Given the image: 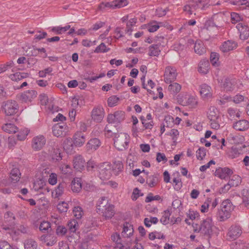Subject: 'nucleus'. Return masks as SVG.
<instances>
[{"instance_id":"338daca9","label":"nucleus","mask_w":249,"mask_h":249,"mask_svg":"<svg viewBox=\"0 0 249 249\" xmlns=\"http://www.w3.org/2000/svg\"><path fill=\"white\" fill-rule=\"evenodd\" d=\"M213 111L210 110L208 115V117L210 121L216 120L218 118V116H217L216 114L214 112L215 109L213 108Z\"/></svg>"},{"instance_id":"0eeeda50","label":"nucleus","mask_w":249,"mask_h":249,"mask_svg":"<svg viewBox=\"0 0 249 249\" xmlns=\"http://www.w3.org/2000/svg\"><path fill=\"white\" fill-rule=\"evenodd\" d=\"M39 98L41 105H44L45 107L52 113L58 111V107L55 105L54 99L49 98L45 94H41L39 95Z\"/></svg>"},{"instance_id":"2f4dec72","label":"nucleus","mask_w":249,"mask_h":249,"mask_svg":"<svg viewBox=\"0 0 249 249\" xmlns=\"http://www.w3.org/2000/svg\"><path fill=\"white\" fill-rule=\"evenodd\" d=\"M2 129L8 133H15L18 132V128L13 124H6L2 126Z\"/></svg>"},{"instance_id":"69168bd1","label":"nucleus","mask_w":249,"mask_h":249,"mask_svg":"<svg viewBox=\"0 0 249 249\" xmlns=\"http://www.w3.org/2000/svg\"><path fill=\"white\" fill-rule=\"evenodd\" d=\"M156 160L159 162L161 161H163L164 162H165L167 161V159L165 155L163 153H161L160 152L157 153Z\"/></svg>"},{"instance_id":"e2e57ef3","label":"nucleus","mask_w":249,"mask_h":249,"mask_svg":"<svg viewBox=\"0 0 249 249\" xmlns=\"http://www.w3.org/2000/svg\"><path fill=\"white\" fill-rule=\"evenodd\" d=\"M57 176L55 173H51L48 179L49 183L51 185H55L57 183Z\"/></svg>"},{"instance_id":"ea45409f","label":"nucleus","mask_w":249,"mask_h":249,"mask_svg":"<svg viewBox=\"0 0 249 249\" xmlns=\"http://www.w3.org/2000/svg\"><path fill=\"white\" fill-rule=\"evenodd\" d=\"M240 154L239 148L236 146H233L228 152V156L231 159L237 158Z\"/></svg>"},{"instance_id":"4be33fe9","label":"nucleus","mask_w":249,"mask_h":249,"mask_svg":"<svg viewBox=\"0 0 249 249\" xmlns=\"http://www.w3.org/2000/svg\"><path fill=\"white\" fill-rule=\"evenodd\" d=\"M233 127L238 131H245L249 128V122L246 120H239L233 124Z\"/></svg>"},{"instance_id":"680f3d73","label":"nucleus","mask_w":249,"mask_h":249,"mask_svg":"<svg viewBox=\"0 0 249 249\" xmlns=\"http://www.w3.org/2000/svg\"><path fill=\"white\" fill-rule=\"evenodd\" d=\"M53 71V69L49 67L38 72V75L40 77H44L47 74H50Z\"/></svg>"},{"instance_id":"bf43d9fd","label":"nucleus","mask_w":249,"mask_h":249,"mask_svg":"<svg viewBox=\"0 0 249 249\" xmlns=\"http://www.w3.org/2000/svg\"><path fill=\"white\" fill-rule=\"evenodd\" d=\"M114 2L116 4L115 9L123 7L127 4L126 0H114Z\"/></svg>"},{"instance_id":"3c124183","label":"nucleus","mask_w":249,"mask_h":249,"mask_svg":"<svg viewBox=\"0 0 249 249\" xmlns=\"http://www.w3.org/2000/svg\"><path fill=\"white\" fill-rule=\"evenodd\" d=\"M219 59L218 54L216 53H212L210 55V61L213 66H217L218 65L217 61Z\"/></svg>"},{"instance_id":"a18cd8bd","label":"nucleus","mask_w":249,"mask_h":249,"mask_svg":"<svg viewBox=\"0 0 249 249\" xmlns=\"http://www.w3.org/2000/svg\"><path fill=\"white\" fill-rule=\"evenodd\" d=\"M240 177L238 176H233L232 178L229 180V183L231 187L237 186L240 183Z\"/></svg>"},{"instance_id":"c03bdc74","label":"nucleus","mask_w":249,"mask_h":249,"mask_svg":"<svg viewBox=\"0 0 249 249\" xmlns=\"http://www.w3.org/2000/svg\"><path fill=\"white\" fill-rule=\"evenodd\" d=\"M171 215V213L168 210H166L164 212V214L162 216L160 219V222L163 225H166L169 223V217Z\"/></svg>"},{"instance_id":"bb28decb","label":"nucleus","mask_w":249,"mask_h":249,"mask_svg":"<svg viewBox=\"0 0 249 249\" xmlns=\"http://www.w3.org/2000/svg\"><path fill=\"white\" fill-rule=\"evenodd\" d=\"M123 169L124 165L122 161L115 160L113 162L112 165V171L115 176L118 175L123 171Z\"/></svg>"},{"instance_id":"f704fd0d","label":"nucleus","mask_w":249,"mask_h":249,"mask_svg":"<svg viewBox=\"0 0 249 249\" xmlns=\"http://www.w3.org/2000/svg\"><path fill=\"white\" fill-rule=\"evenodd\" d=\"M194 50L196 53L202 55L204 54L206 50L204 44L201 41H196L194 46Z\"/></svg>"},{"instance_id":"7ed1b4c3","label":"nucleus","mask_w":249,"mask_h":249,"mask_svg":"<svg viewBox=\"0 0 249 249\" xmlns=\"http://www.w3.org/2000/svg\"><path fill=\"white\" fill-rule=\"evenodd\" d=\"M196 227L194 226L195 232H199L207 239L211 238L214 227L212 220L207 218L201 222L200 225L196 224Z\"/></svg>"},{"instance_id":"ddd939ff","label":"nucleus","mask_w":249,"mask_h":249,"mask_svg":"<svg viewBox=\"0 0 249 249\" xmlns=\"http://www.w3.org/2000/svg\"><path fill=\"white\" fill-rule=\"evenodd\" d=\"M104 115V110L101 106L95 107L91 111V117L92 119L98 123L102 121Z\"/></svg>"},{"instance_id":"de8ad7c7","label":"nucleus","mask_w":249,"mask_h":249,"mask_svg":"<svg viewBox=\"0 0 249 249\" xmlns=\"http://www.w3.org/2000/svg\"><path fill=\"white\" fill-rule=\"evenodd\" d=\"M196 153L197 159L202 160L206 156V149L204 147H200Z\"/></svg>"},{"instance_id":"7c9ffc66","label":"nucleus","mask_w":249,"mask_h":249,"mask_svg":"<svg viewBox=\"0 0 249 249\" xmlns=\"http://www.w3.org/2000/svg\"><path fill=\"white\" fill-rule=\"evenodd\" d=\"M40 240L46 243L48 246H53L54 245L56 241L55 238L51 235H43L40 237Z\"/></svg>"},{"instance_id":"6ab92c4d","label":"nucleus","mask_w":249,"mask_h":249,"mask_svg":"<svg viewBox=\"0 0 249 249\" xmlns=\"http://www.w3.org/2000/svg\"><path fill=\"white\" fill-rule=\"evenodd\" d=\"M52 222L56 226V234L60 236H62V220L60 216L53 215L51 218Z\"/></svg>"},{"instance_id":"f3484780","label":"nucleus","mask_w":249,"mask_h":249,"mask_svg":"<svg viewBox=\"0 0 249 249\" xmlns=\"http://www.w3.org/2000/svg\"><path fill=\"white\" fill-rule=\"evenodd\" d=\"M74 146V142L71 138H66L63 142V150L68 155H71L75 152Z\"/></svg>"},{"instance_id":"4c0bfd02","label":"nucleus","mask_w":249,"mask_h":249,"mask_svg":"<svg viewBox=\"0 0 249 249\" xmlns=\"http://www.w3.org/2000/svg\"><path fill=\"white\" fill-rule=\"evenodd\" d=\"M28 76V73L25 72H16L15 73L11 74L9 76L10 78L15 81L20 80Z\"/></svg>"},{"instance_id":"a19ab883","label":"nucleus","mask_w":249,"mask_h":249,"mask_svg":"<svg viewBox=\"0 0 249 249\" xmlns=\"http://www.w3.org/2000/svg\"><path fill=\"white\" fill-rule=\"evenodd\" d=\"M37 248V244L35 241L32 239H28L25 241V249H36Z\"/></svg>"},{"instance_id":"9d476101","label":"nucleus","mask_w":249,"mask_h":249,"mask_svg":"<svg viewBox=\"0 0 249 249\" xmlns=\"http://www.w3.org/2000/svg\"><path fill=\"white\" fill-rule=\"evenodd\" d=\"M46 138L43 135H39L34 137L32 141V147L35 151L40 150L46 143Z\"/></svg>"},{"instance_id":"49530a36","label":"nucleus","mask_w":249,"mask_h":249,"mask_svg":"<svg viewBox=\"0 0 249 249\" xmlns=\"http://www.w3.org/2000/svg\"><path fill=\"white\" fill-rule=\"evenodd\" d=\"M117 123H120L124 119L125 112L123 111H117L114 113Z\"/></svg>"},{"instance_id":"aec40b11","label":"nucleus","mask_w":249,"mask_h":249,"mask_svg":"<svg viewBox=\"0 0 249 249\" xmlns=\"http://www.w3.org/2000/svg\"><path fill=\"white\" fill-rule=\"evenodd\" d=\"M236 28L239 31L240 38L242 40L247 39L249 36V28L246 25H244L242 23L237 24Z\"/></svg>"},{"instance_id":"58836bf2","label":"nucleus","mask_w":249,"mask_h":249,"mask_svg":"<svg viewBox=\"0 0 249 249\" xmlns=\"http://www.w3.org/2000/svg\"><path fill=\"white\" fill-rule=\"evenodd\" d=\"M114 0L110 2H102L98 6L100 10L114 9H115L116 4H114Z\"/></svg>"},{"instance_id":"f257e3e1","label":"nucleus","mask_w":249,"mask_h":249,"mask_svg":"<svg viewBox=\"0 0 249 249\" xmlns=\"http://www.w3.org/2000/svg\"><path fill=\"white\" fill-rule=\"evenodd\" d=\"M97 212L106 219H111L115 214V207L108 202L107 197H101L96 205Z\"/></svg>"},{"instance_id":"774afa93","label":"nucleus","mask_w":249,"mask_h":249,"mask_svg":"<svg viewBox=\"0 0 249 249\" xmlns=\"http://www.w3.org/2000/svg\"><path fill=\"white\" fill-rule=\"evenodd\" d=\"M0 249H13L10 244L6 241H2L0 243Z\"/></svg>"},{"instance_id":"5701e85b","label":"nucleus","mask_w":249,"mask_h":249,"mask_svg":"<svg viewBox=\"0 0 249 249\" xmlns=\"http://www.w3.org/2000/svg\"><path fill=\"white\" fill-rule=\"evenodd\" d=\"M71 186V189L73 193H79L82 189L81 179L78 178H72Z\"/></svg>"},{"instance_id":"20e7f679","label":"nucleus","mask_w":249,"mask_h":249,"mask_svg":"<svg viewBox=\"0 0 249 249\" xmlns=\"http://www.w3.org/2000/svg\"><path fill=\"white\" fill-rule=\"evenodd\" d=\"M234 207L231 201L226 199L224 200L220 205V208L218 210L216 217L220 221H224L230 217L231 212L233 210Z\"/></svg>"},{"instance_id":"0e129e2a","label":"nucleus","mask_w":249,"mask_h":249,"mask_svg":"<svg viewBox=\"0 0 249 249\" xmlns=\"http://www.w3.org/2000/svg\"><path fill=\"white\" fill-rule=\"evenodd\" d=\"M242 201H245L249 200V190L244 189L241 193Z\"/></svg>"},{"instance_id":"423d86ee","label":"nucleus","mask_w":249,"mask_h":249,"mask_svg":"<svg viewBox=\"0 0 249 249\" xmlns=\"http://www.w3.org/2000/svg\"><path fill=\"white\" fill-rule=\"evenodd\" d=\"M208 2V0H190L188 1V4L184 6L183 10L191 15L193 10L204 9L206 6L207 7Z\"/></svg>"},{"instance_id":"c756f323","label":"nucleus","mask_w":249,"mask_h":249,"mask_svg":"<svg viewBox=\"0 0 249 249\" xmlns=\"http://www.w3.org/2000/svg\"><path fill=\"white\" fill-rule=\"evenodd\" d=\"M158 176V174H154L147 178L146 183L150 187H154L158 184L159 182Z\"/></svg>"},{"instance_id":"6e6552de","label":"nucleus","mask_w":249,"mask_h":249,"mask_svg":"<svg viewBox=\"0 0 249 249\" xmlns=\"http://www.w3.org/2000/svg\"><path fill=\"white\" fill-rule=\"evenodd\" d=\"M2 109L7 116H12L16 114L18 109V104L14 100H8L4 102Z\"/></svg>"},{"instance_id":"f8f14e48","label":"nucleus","mask_w":249,"mask_h":249,"mask_svg":"<svg viewBox=\"0 0 249 249\" xmlns=\"http://www.w3.org/2000/svg\"><path fill=\"white\" fill-rule=\"evenodd\" d=\"M111 240L116 244L114 247L115 249H127L128 247V243H123V238L121 237L119 233L114 232L111 235Z\"/></svg>"},{"instance_id":"dca6fc26","label":"nucleus","mask_w":249,"mask_h":249,"mask_svg":"<svg viewBox=\"0 0 249 249\" xmlns=\"http://www.w3.org/2000/svg\"><path fill=\"white\" fill-rule=\"evenodd\" d=\"M73 167L78 171H81L85 168L86 161L80 155L75 156L73 160Z\"/></svg>"},{"instance_id":"f03ea898","label":"nucleus","mask_w":249,"mask_h":249,"mask_svg":"<svg viewBox=\"0 0 249 249\" xmlns=\"http://www.w3.org/2000/svg\"><path fill=\"white\" fill-rule=\"evenodd\" d=\"M225 16L221 12L214 14L208 20H206L204 28L209 31H214V29L218 30L223 26L225 22Z\"/></svg>"},{"instance_id":"79ce46f5","label":"nucleus","mask_w":249,"mask_h":249,"mask_svg":"<svg viewBox=\"0 0 249 249\" xmlns=\"http://www.w3.org/2000/svg\"><path fill=\"white\" fill-rule=\"evenodd\" d=\"M158 219L156 217H150V218H145L144 219V223L146 227H150L151 225V224H156L158 222Z\"/></svg>"},{"instance_id":"2eb2a0df","label":"nucleus","mask_w":249,"mask_h":249,"mask_svg":"<svg viewBox=\"0 0 249 249\" xmlns=\"http://www.w3.org/2000/svg\"><path fill=\"white\" fill-rule=\"evenodd\" d=\"M37 92L33 89L28 90L21 93L19 96V99L23 102H31L36 97Z\"/></svg>"},{"instance_id":"b1692460","label":"nucleus","mask_w":249,"mask_h":249,"mask_svg":"<svg viewBox=\"0 0 249 249\" xmlns=\"http://www.w3.org/2000/svg\"><path fill=\"white\" fill-rule=\"evenodd\" d=\"M209 61L207 59H202L199 63L198 71L201 74H206L209 71Z\"/></svg>"},{"instance_id":"37998d69","label":"nucleus","mask_w":249,"mask_h":249,"mask_svg":"<svg viewBox=\"0 0 249 249\" xmlns=\"http://www.w3.org/2000/svg\"><path fill=\"white\" fill-rule=\"evenodd\" d=\"M29 132V130L26 128L21 129L17 135L18 139L20 141L24 140L28 135Z\"/></svg>"},{"instance_id":"473e14b6","label":"nucleus","mask_w":249,"mask_h":249,"mask_svg":"<svg viewBox=\"0 0 249 249\" xmlns=\"http://www.w3.org/2000/svg\"><path fill=\"white\" fill-rule=\"evenodd\" d=\"M65 169V173H63V180L65 179V180H63V182L67 183V179L69 180H71L74 178V175L71 171L72 170L69 165H66Z\"/></svg>"},{"instance_id":"1a4fd4ad","label":"nucleus","mask_w":249,"mask_h":249,"mask_svg":"<svg viewBox=\"0 0 249 249\" xmlns=\"http://www.w3.org/2000/svg\"><path fill=\"white\" fill-rule=\"evenodd\" d=\"M100 178L103 180L109 179L111 177V165L109 162H104L98 166Z\"/></svg>"},{"instance_id":"4468645a","label":"nucleus","mask_w":249,"mask_h":249,"mask_svg":"<svg viewBox=\"0 0 249 249\" xmlns=\"http://www.w3.org/2000/svg\"><path fill=\"white\" fill-rule=\"evenodd\" d=\"M176 70L170 67L165 68L164 72V81L166 83H171L174 81L177 77Z\"/></svg>"},{"instance_id":"13d9d810","label":"nucleus","mask_w":249,"mask_h":249,"mask_svg":"<svg viewBox=\"0 0 249 249\" xmlns=\"http://www.w3.org/2000/svg\"><path fill=\"white\" fill-rule=\"evenodd\" d=\"M161 197L159 195L153 196L152 193H149L148 196L146 197L145 201L146 203L150 202L153 200H161Z\"/></svg>"},{"instance_id":"cd10ccee","label":"nucleus","mask_w":249,"mask_h":249,"mask_svg":"<svg viewBox=\"0 0 249 249\" xmlns=\"http://www.w3.org/2000/svg\"><path fill=\"white\" fill-rule=\"evenodd\" d=\"M21 173L18 168H13L10 172V178L11 181L13 183H16L18 181L20 178Z\"/></svg>"},{"instance_id":"a878e982","label":"nucleus","mask_w":249,"mask_h":249,"mask_svg":"<svg viewBox=\"0 0 249 249\" xmlns=\"http://www.w3.org/2000/svg\"><path fill=\"white\" fill-rule=\"evenodd\" d=\"M236 47L237 44L234 41L228 40L224 42L222 45L220 47V50L222 52L226 53L233 50L236 48Z\"/></svg>"},{"instance_id":"864d4df0","label":"nucleus","mask_w":249,"mask_h":249,"mask_svg":"<svg viewBox=\"0 0 249 249\" xmlns=\"http://www.w3.org/2000/svg\"><path fill=\"white\" fill-rule=\"evenodd\" d=\"M68 225L71 231L73 232L77 230L78 226L77 221L74 219L70 221Z\"/></svg>"},{"instance_id":"8fccbe9b","label":"nucleus","mask_w":249,"mask_h":249,"mask_svg":"<svg viewBox=\"0 0 249 249\" xmlns=\"http://www.w3.org/2000/svg\"><path fill=\"white\" fill-rule=\"evenodd\" d=\"M223 88L226 91H231L233 90L234 86L232 85L231 81L229 79H226L224 84Z\"/></svg>"},{"instance_id":"5fc2aeb1","label":"nucleus","mask_w":249,"mask_h":249,"mask_svg":"<svg viewBox=\"0 0 249 249\" xmlns=\"http://www.w3.org/2000/svg\"><path fill=\"white\" fill-rule=\"evenodd\" d=\"M73 212L74 216L77 219L81 218L83 213L82 208L79 206L75 207L73 210Z\"/></svg>"},{"instance_id":"c9c22d12","label":"nucleus","mask_w":249,"mask_h":249,"mask_svg":"<svg viewBox=\"0 0 249 249\" xmlns=\"http://www.w3.org/2000/svg\"><path fill=\"white\" fill-rule=\"evenodd\" d=\"M60 183L58 187L52 192V196L57 201L60 200L62 196V187Z\"/></svg>"},{"instance_id":"a211bd4d","label":"nucleus","mask_w":249,"mask_h":249,"mask_svg":"<svg viewBox=\"0 0 249 249\" xmlns=\"http://www.w3.org/2000/svg\"><path fill=\"white\" fill-rule=\"evenodd\" d=\"M233 173L232 171L229 168H219L217 169L215 172V176L221 179H225L229 176L231 175Z\"/></svg>"},{"instance_id":"9b49d317","label":"nucleus","mask_w":249,"mask_h":249,"mask_svg":"<svg viewBox=\"0 0 249 249\" xmlns=\"http://www.w3.org/2000/svg\"><path fill=\"white\" fill-rule=\"evenodd\" d=\"M242 233V231L239 226L232 225L230 227L227 234V239L233 241L238 238Z\"/></svg>"},{"instance_id":"4d7b16f0","label":"nucleus","mask_w":249,"mask_h":249,"mask_svg":"<svg viewBox=\"0 0 249 249\" xmlns=\"http://www.w3.org/2000/svg\"><path fill=\"white\" fill-rule=\"evenodd\" d=\"M119 100V98L116 96H112L110 97L107 100L108 106L112 107L115 106Z\"/></svg>"},{"instance_id":"6e6d98bb","label":"nucleus","mask_w":249,"mask_h":249,"mask_svg":"<svg viewBox=\"0 0 249 249\" xmlns=\"http://www.w3.org/2000/svg\"><path fill=\"white\" fill-rule=\"evenodd\" d=\"M109 50V49H107L106 46L104 43H102L100 44V45L97 46L95 51L94 52L96 53H99L101 52L105 53L107 52Z\"/></svg>"},{"instance_id":"c85d7f7f","label":"nucleus","mask_w":249,"mask_h":249,"mask_svg":"<svg viewBox=\"0 0 249 249\" xmlns=\"http://www.w3.org/2000/svg\"><path fill=\"white\" fill-rule=\"evenodd\" d=\"M52 132L54 136L61 137L62 135V123L60 122L55 124L52 127Z\"/></svg>"},{"instance_id":"412c9836","label":"nucleus","mask_w":249,"mask_h":249,"mask_svg":"<svg viewBox=\"0 0 249 249\" xmlns=\"http://www.w3.org/2000/svg\"><path fill=\"white\" fill-rule=\"evenodd\" d=\"M73 141L75 146H81L86 141L85 136L82 132L77 131L73 136Z\"/></svg>"},{"instance_id":"e433bc0d","label":"nucleus","mask_w":249,"mask_h":249,"mask_svg":"<svg viewBox=\"0 0 249 249\" xmlns=\"http://www.w3.org/2000/svg\"><path fill=\"white\" fill-rule=\"evenodd\" d=\"M149 55L157 56L160 54V52L159 49V45L158 44H153L149 47Z\"/></svg>"},{"instance_id":"603ef678","label":"nucleus","mask_w":249,"mask_h":249,"mask_svg":"<svg viewBox=\"0 0 249 249\" xmlns=\"http://www.w3.org/2000/svg\"><path fill=\"white\" fill-rule=\"evenodd\" d=\"M168 89L175 93H178L181 89V86L177 83H174L169 86Z\"/></svg>"},{"instance_id":"393cba45","label":"nucleus","mask_w":249,"mask_h":249,"mask_svg":"<svg viewBox=\"0 0 249 249\" xmlns=\"http://www.w3.org/2000/svg\"><path fill=\"white\" fill-rule=\"evenodd\" d=\"M101 145L100 140L97 138L91 139L87 143L86 148L88 151H95Z\"/></svg>"},{"instance_id":"09e8293b","label":"nucleus","mask_w":249,"mask_h":249,"mask_svg":"<svg viewBox=\"0 0 249 249\" xmlns=\"http://www.w3.org/2000/svg\"><path fill=\"white\" fill-rule=\"evenodd\" d=\"M50 228V223L49 222L45 221L41 222L39 226L40 231L44 232H47Z\"/></svg>"},{"instance_id":"39448f33","label":"nucleus","mask_w":249,"mask_h":249,"mask_svg":"<svg viewBox=\"0 0 249 249\" xmlns=\"http://www.w3.org/2000/svg\"><path fill=\"white\" fill-rule=\"evenodd\" d=\"M130 142V137L125 133L116 134L114 138V144L119 151L126 149Z\"/></svg>"},{"instance_id":"72a5a7b5","label":"nucleus","mask_w":249,"mask_h":249,"mask_svg":"<svg viewBox=\"0 0 249 249\" xmlns=\"http://www.w3.org/2000/svg\"><path fill=\"white\" fill-rule=\"evenodd\" d=\"M210 89L211 88L209 86L206 84L202 85L201 86V89L199 91L201 96L203 98H208L211 97L212 94L210 92Z\"/></svg>"},{"instance_id":"052dcab7","label":"nucleus","mask_w":249,"mask_h":249,"mask_svg":"<svg viewBox=\"0 0 249 249\" xmlns=\"http://www.w3.org/2000/svg\"><path fill=\"white\" fill-rule=\"evenodd\" d=\"M231 20L232 23H236L241 20L240 15L236 13H231Z\"/></svg>"}]
</instances>
